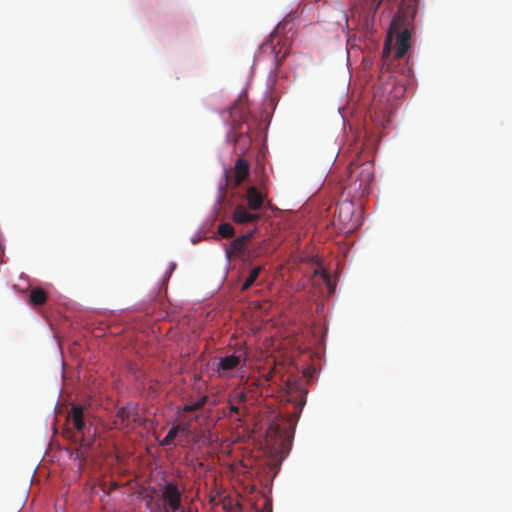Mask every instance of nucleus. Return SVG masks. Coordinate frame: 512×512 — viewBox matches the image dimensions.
Segmentation results:
<instances>
[{"label": "nucleus", "mask_w": 512, "mask_h": 512, "mask_svg": "<svg viewBox=\"0 0 512 512\" xmlns=\"http://www.w3.org/2000/svg\"><path fill=\"white\" fill-rule=\"evenodd\" d=\"M247 111L243 103L236 102L229 109L230 132L227 135L229 141L238 145L242 152H245L250 144V126L247 123Z\"/></svg>", "instance_id": "nucleus-1"}, {"label": "nucleus", "mask_w": 512, "mask_h": 512, "mask_svg": "<svg viewBox=\"0 0 512 512\" xmlns=\"http://www.w3.org/2000/svg\"><path fill=\"white\" fill-rule=\"evenodd\" d=\"M350 183L344 187L352 198H361L368 194L374 179V165L371 161L360 164L351 163L348 167Z\"/></svg>", "instance_id": "nucleus-2"}, {"label": "nucleus", "mask_w": 512, "mask_h": 512, "mask_svg": "<svg viewBox=\"0 0 512 512\" xmlns=\"http://www.w3.org/2000/svg\"><path fill=\"white\" fill-rule=\"evenodd\" d=\"M183 490L179 483L170 480L160 485L157 505L161 512H191V508L184 504Z\"/></svg>", "instance_id": "nucleus-3"}, {"label": "nucleus", "mask_w": 512, "mask_h": 512, "mask_svg": "<svg viewBox=\"0 0 512 512\" xmlns=\"http://www.w3.org/2000/svg\"><path fill=\"white\" fill-rule=\"evenodd\" d=\"M248 360V353L244 346L235 348L230 355L216 357L213 359V372L221 379H231L234 372L239 368H244Z\"/></svg>", "instance_id": "nucleus-4"}, {"label": "nucleus", "mask_w": 512, "mask_h": 512, "mask_svg": "<svg viewBox=\"0 0 512 512\" xmlns=\"http://www.w3.org/2000/svg\"><path fill=\"white\" fill-rule=\"evenodd\" d=\"M261 53L271 55L273 65L279 67L290 53V44L287 39H280L276 33L261 45Z\"/></svg>", "instance_id": "nucleus-5"}, {"label": "nucleus", "mask_w": 512, "mask_h": 512, "mask_svg": "<svg viewBox=\"0 0 512 512\" xmlns=\"http://www.w3.org/2000/svg\"><path fill=\"white\" fill-rule=\"evenodd\" d=\"M68 422H70L76 431L82 436L80 448L91 445V442L86 439V435L90 431V425L84 421V407L81 405H73L67 416Z\"/></svg>", "instance_id": "nucleus-6"}, {"label": "nucleus", "mask_w": 512, "mask_h": 512, "mask_svg": "<svg viewBox=\"0 0 512 512\" xmlns=\"http://www.w3.org/2000/svg\"><path fill=\"white\" fill-rule=\"evenodd\" d=\"M138 417V407L134 403H128L126 406L117 410L114 423L117 427L127 428L136 422Z\"/></svg>", "instance_id": "nucleus-7"}, {"label": "nucleus", "mask_w": 512, "mask_h": 512, "mask_svg": "<svg viewBox=\"0 0 512 512\" xmlns=\"http://www.w3.org/2000/svg\"><path fill=\"white\" fill-rule=\"evenodd\" d=\"M243 204H238L232 214V219L237 224L254 223L260 219V214L250 212Z\"/></svg>", "instance_id": "nucleus-8"}, {"label": "nucleus", "mask_w": 512, "mask_h": 512, "mask_svg": "<svg viewBox=\"0 0 512 512\" xmlns=\"http://www.w3.org/2000/svg\"><path fill=\"white\" fill-rule=\"evenodd\" d=\"M410 38L411 34L410 31L405 28L403 29L396 37L395 42V59H400L404 57V55L407 53V51L410 48Z\"/></svg>", "instance_id": "nucleus-9"}, {"label": "nucleus", "mask_w": 512, "mask_h": 512, "mask_svg": "<svg viewBox=\"0 0 512 512\" xmlns=\"http://www.w3.org/2000/svg\"><path fill=\"white\" fill-rule=\"evenodd\" d=\"M247 207L249 210H259L263 206V195L257 190L256 187L252 186L247 189L246 192Z\"/></svg>", "instance_id": "nucleus-10"}, {"label": "nucleus", "mask_w": 512, "mask_h": 512, "mask_svg": "<svg viewBox=\"0 0 512 512\" xmlns=\"http://www.w3.org/2000/svg\"><path fill=\"white\" fill-rule=\"evenodd\" d=\"M250 166L249 163L243 158L236 160L234 166V183L239 186L249 175Z\"/></svg>", "instance_id": "nucleus-11"}, {"label": "nucleus", "mask_w": 512, "mask_h": 512, "mask_svg": "<svg viewBox=\"0 0 512 512\" xmlns=\"http://www.w3.org/2000/svg\"><path fill=\"white\" fill-rule=\"evenodd\" d=\"M179 418H180V421L176 424V426L178 428L179 436L181 439L187 440V439H189V437L192 434L190 423L193 420H197L198 415L194 414V415L189 416L188 418L185 415H183L182 417H179Z\"/></svg>", "instance_id": "nucleus-12"}, {"label": "nucleus", "mask_w": 512, "mask_h": 512, "mask_svg": "<svg viewBox=\"0 0 512 512\" xmlns=\"http://www.w3.org/2000/svg\"><path fill=\"white\" fill-rule=\"evenodd\" d=\"M207 400L208 397L204 395L194 401H191L190 403L183 406V408L178 412V416L182 417L186 413L200 410L207 403Z\"/></svg>", "instance_id": "nucleus-13"}, {"label": "nucleus", "mask_w": 512, "mask_h": 512, "mask_svg": "<svg viewBox=\"0 0 512 512\" xmlns=\"http://www.w3.org/2000/svg\"><path fill=\"white\" fill-rule=\"evenodd\" d=\"M47 298V293L42 288H35L30 292V302L35 306H41L45 304Z\"/></svg>", "instance_id": "nucleus-14"}, {"label": "nucleus", "mask_w": 512, "mask_h": 512, "mask_svg": "<svg viewBox=\"0 0 512 512\" xmlns=\"http://www.w3.org/2000/svg\"><path fill=\"white\" fill-rule=\"evenodd\" d=\"M246 245L242 242L241 239L236 238L233 240L228 249L226 250V254L228 258L231 257V255H242L245 252Z\"/></svg>", "instance_id": "nucleus-15"}, {"label": "nucleus", "mask_w": 512, "mask_h": 512, "mask_svg": "<svg viewBox=\"0 0 512 512\" xmlns=\"http://www.w3.org/2000/svg\"><path fill=\"white\" fill-rule=\"evenodd\" d=\"M261 270L262 266H257L251 270L249 276L245 279V281L242 284V291L248 290L255 283Z\"/></svg>", "instance_id": "nucleus-16"}, {"label": "nucleus", "mask_w": 512, "mask_h": 512, "mask_svg": "<svg viewBox=\"0 0 512 512\" xmlns=\"http://www.w3.org/2000/svg\"><path fill=\"white\" fill-rule=\"evenodd\" d=\"M178 437L180 438V436H179V432H178V428H177V426H176V425H173V426L169 429V431H168L167 435H166V436H165V437H164V438L159 442V444H160L161 446H170V445H173V444H174V442H175V440H176Z\"/></svg>", "instance_id": "nucleus-17"}, {"label": "nucleus", "mask_w": 512, "mask_h": 512, "mask_svg": "<svg viewBox=\"0 0 512 512\" xmlns=\"http://www.w3.org/2000/svg\"><path fill=\"white\" fill-rule=\"evenodd\" d=\"M218 233L223 238H231L234 236L235 230L230 223L224 222L219 224Z\"/></svg>", "instance_id": "nucleus-18"}, {"label": "nucleus", "mask_w": 512, "mask_h": 512, "mask_svg": "<svg viewBox=\"0 0 512 512\" xmlns=\"http://www.w3.org/2000/svg\"><path fill=\"white\" fill-rule=\"evenodd\" d=\"M268 435H273L275 437H283V442H288V437L286 435H284V431L278 427V426H270L269 428V432H268Z\"/></svg>", "instance_id": "nucleus-19"}, {"label": "nucleus", "mask_w": 512, "mask_h": 512, "mask_svg": "<svg viewBox=\"0 0 512 512\" xmlns=\"http://www.w3.org/2000/svg\"><path fill=\"white\" fill-rule=\"evenodd\" d=\"M237 403H244L247 399V395L244 391L238 392L234 396Z\"/></svg>", "instance_id": "nucleus-20"}, {"label": "nucleus", "mask_w": 512, "mask_h": 512, "mask_svg": "<svg viewBox=\"0 0 512 512\" xmlns=\"http://www.w3.org/2000/svg\"><path fill=\"white\" fill-rule=\"evenodd\" d=\"M254 231L247 232L243 234L242 236L238 237V239H241L242 242L246 245L248 241H250L253 238Z\"/></svg>", "instance_id": "nucleus-21"}, {"label": "nucleus", "mask_w": 512, "mask_h": 512, "mask_svg": "<svg viewBox=\"0 0 512 512\" xmlns=\"http://www.w3.org/2000/svg\"><path fill=\"white\" fill-rule=\"evenodd\" d=\"M391 51V46H390V39L389 37L387 38L386 42H385V45H384V49H383V57H388L389 53Z\"/></svg>", "instance_id": "nucleus-22"}, {"label": "nucleus", "mask_w": 512, "mask_h": 512, "mask_svg": "<svg viewBox=\"0 0 512 512\" xmlns=\"http://www.w3.org/2000/svg\"><path fill=\"white\" fill-rule=\"evenodd\" d=\"M230 412L238 415L239 414V406L231 403L230 404Z\"/></svg>", "instance_id": "nucleus-23"}, {"label": "nucleus", "mask_w": 512, "mask_h": 512, "mask_svg": "<svg viewBox=\"0 0 512 512\" xmlns=\"http://www.w3.org/2000/svg\"><path fill=\"white\" fill-rule=\"evenodd\" d=\"M77 457L81 458V460H85L86 456L82 451H77Z\"/></svg>", "instance_id": "nucleus-24"}]
</instances>
